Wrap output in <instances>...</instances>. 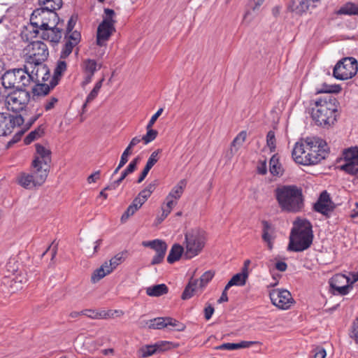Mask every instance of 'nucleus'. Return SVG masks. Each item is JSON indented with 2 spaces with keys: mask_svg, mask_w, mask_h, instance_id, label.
Instances as JSON below:
<instances>
[{
  "mask_svg": "<svg viewBox=\"0 0 358 358\" xmlns=\"http://www.w3.org/2000/svg\"><path fill=\"white\" fill-rule=\"evenodd\" d=\"M275 196L282 211L298 213L304 207L302 189L296 185H280L275 189Z\"/></svg>",
  "mask_w": 358,
  "mask_h": 358,
  "instance_id": "nucleus-1",
  "label": "nucleus"
},
{
  "mask_svg": "<svg viewBox=\"0 0 358 358\" xmlns=\"http://www.w3.org/2000/svg\"><path fill=\"white\" fill-rule=\"evenodd\" d=\"M336 100L331 96L320 98L315 101L311 116L318 126L329 127L336 121Z\"/></svg>",
  "mask_w": 358,
  "mask_h": 358,
  "instance_id": "nucleus-2",
  "label": "nucleus"
},
{
  "mask_svg": "<svg viewBox=\"0 0 358 358\" xmlns=\"http://www.w3.org/2000/svg\"><path fill=\"white\" fill-rule=\"evenodd\" d=\"M313 238L310 223L305 220H296L292 229L287 249L294 252L303 251L310 246Z\"/></svg>",
  "mask_w": 358,
  "mask_h": 358,
  "instance_id": "nucleus-3",
  "label": "nucleus"
},
{
  "mask_svg": "<svg viewBox=\"0 0 358 358\" xmlns=\"http://www.w3.org/2000/svg\"><path fill=\"white\" fill-rule=\"evenodd\" d=\"M38 69L29 72L25 66L23 69H13L7 71L1 77L2 85L5 88H15L23 90V87L28 86L31 83L39 82L38 76Z\"/></svg>",
  "mask_w": 358,
  "mask_h": 358,
  "instance_id": "nucleus-4",
  "label": "nucleus"
},
{
  "mask_svg": "<svg viewBox=\"0 0 358 358\" xmlns=\"http://www.w3.org/2000/svg\"><path fill=\"white\" fill-rule=\"evenodd\" d=\"M206 241V233L200 228L187 230L183 243L185 248L184 258L192 259L197 256L203 249Z\"/></svg>",
  "mask_w": 358,
  "mask_h": 358,
  "instance_id": "nucleus-5",
  "label": "nucleus"
},
{
  "mask_svg": "<svg viewBox=\"0 0 358 358\" xmlns=\"http://www.w3.org/2000/svg\"><path fill=\"white\" fill-rule=\"evenodd\" d=\"M59 17L55 12L43 8H37L33 11L30 17V23L36 28L34 33L36 35L40 31L46 27H53L58 24Z\"/></svg>",
  "mask_w": 358,
  "mask_h": 358,
  "instance_id": "nucleus-6",
  "label": "nucleus"
},
{
  "mask_svg": "<svg viewBox=\"0 0 358 358\" xmlns=\"http://www.w3.org/2000/svg\"><path fill=\"white\" fill-rule=\"evenodd\" d=\"M27 62L38 66L47 59L49 52L46 44L41 41L29 43L23 50Z\"/></svg>",
  "mask_w": 358,
  "mask_h": 358,
  "instance_id": "nucleus-7",
  "label": "nucleus"
},
{
  "mask_svg": "<svg viewBox=\"0 0 358 358\" xmlns=\"http://www.w3.org/2000/svg\"><path fill=\"white\" fill-rule=\"evenodd\" d=\"M357 71V61L353 57H345L335 65L333 76L337 80H344L355 76Z\"/></svg>",
  "mask_w": 358,
  "mask_h": 358,
  "instance_id": "nucleus-8",
  "label": "nucleus"
},
{
  "mask_svg": "<svg viewBox=\"0 0 358 358\" xmlns=\"http://www.w3.org/2000/svg\"><path fill=\"white\" fill-rule=\"evenodd\" d=\"M30 100V94L25 90H16L6 95L5 106L15 113L24 109Z\"/></svg>",
  "mask_w": 358,
  "mask_h": 358,
  "instance_id": "nucleus-9",
  "label": "nucleus"
},
{
  "mask_svg": "<svg viewBox=\"0 0 358 358\" xmlns=\"http://www.w3.org/2000/svg\"><path fill=\"white\" fill-rule=\"evenodd\" d=\"M105 17L102 22L97 29L96 43L99 46H103L106 42L115 31L114 20L113 17L115 15L113 10L106 8L104 10Z\"/></svg>",
  "mask_w": 358,
  "mask_h": 358,
  "instance_id": "nucleus-10",
  "label": "nucleus"
},
{
  "mask_svg": "<svg viewBox=\"0 0 358 358\" xmlns=\"http://www.w3.org/2000/svg\"><path fill=\"white\" fill-rule=\"evenodd\" d=\"M126 257L127 252H121L116 254L109 261L105 262L99 268L94 271L91 280L93 282H96L110 274L126 259Z\"/></svg>",
  "mask_w": 358,
  "mask_h": 358,
  "instance_id": "nucleus-11",
  "label": "nucleus"
},
{
  "mask_svg": "<svg viewBox=\"0 0 358 358\" xmlns=\"http://www.w3.org/2000/svg\"><path fill=\"white\" fill-rule=\"evenodd\" d=\"M338 162L341 163V170L350 175L357 174L358 173V148L354 147L345 150Z\"/></svg>",
  "mask_w": 358,
  "mask_h": 358,
  "instance_id": "nucleus-12",
  "label": "nucleus"
},
{
  "mask_svg": "<svg viewBox=\"0 0 358 358\" xmlns=\"http://www.w3.org/2000/svg\"><path fill=\"white\" fill-rule=\"evenodd\" d=\"M306 143L308 155L316 158V162L311 164H316L325 159L328 154V148L326 142L319 138H306Z\"/></svg>",
  "mask_w": 358,
  "mask_h": 358,
  "instance_id": "nucleus-13",
  "label": "nucleus"
},
{
  "mask_svg": "<svg viewBox=\"0 0 358 358\" xmlns=\"http://www.w3.org/2000/svg\"><path fill=\"white\" fill-rule=\"evenodd\" d=\"M24 122L21 115H11L6 113H0V136H7L12 133L15 127Z\"/></svg>",
  "mask_w": 358,
  "mask_h": 358,
  "instance_id": "nucleus-14",
  "label": "nucleus"
},
{
  "mask_svg": "<svg viewBox=\"0 0 358 358\" xmlns=\"http://www.w3.org/2000/svg\"><path fill=\"white\" fill-rule=\"evenodd\" d=\"M308 144L306 143V138L304 141L296 143L294 148L292 150V157L294 160L300 164L310 165L311 163L316 162V158L308 155Z\"/></svg>",
  "mask_w": 358,
  "mask_h": 358,
  "instance_id": "nucleus-15",
  "label": "nucleus"
},
{
  "mask_svg": "<svg viewBox=\"0 0 358 358\" xmlns=\"http://www.w3.org/2000/svg\"><path fill=\"white\" fill-rule=\"evenodd\" d=\"M308 144L306 143V138L304 141L296 143L294 148L292 150V157L294 160L300 164L310 165L311 163L316 162V158L308 155Z\"/></svg>",
  "mask_w": 358,
  "mask_h": 358,
  "instance_id": "nucleus-16",
  "label": "nucleus"
},
{
  "mask_svg": "<svg viewBox=\"0 0 358 358\" xmlns=\"http://www.w3.org/2000/svg\"><path fill=\"white\" fill-rule=\"evenodd\" d=\"M145 324L149 329H153L169 328L170 329L182 331L185 329L183 324L171 317H156L147 321Z\"/></svg>",
  "mask_w": 358,
  "mask_h": 358,
  "instance_id": "nucleus-17",
  "label": "nucleus"
},
{
  "mask_svg": "<svg viewBox=\"0 0 358 358\" xmlns=\"http://www.w3.org/2000/svg\"><path fill=\"white\" fill-rule=\"evenodd\" d=\"M269 296L272 303L282 310L288 309L293 302L290 292L286 289H273Z\"/></svg>",
  "mask_w": 358,
  "mask_h": 358,
  "instance_id": "nucleus-18",
  "label": "nucleus"
},
{
  "mask_svg": "<svg viewBox=\"0 0 358 358\" xmlns=\"http://www.w3.org/2000/svg\"><path fill=\"white\" fill-rule=\"evenodd\" d=\"M351 282L345 275L336 274L331 278L329 283L334 294L345 295L349 292Z\"/></svg>",
  "mask_w": 358,
  "mask_h": 358,
  "instance_id": "nucleus-19",
  "label": "nucleus"
},
{
  "mask_svg": "<svg viewBox=\"0 0 358 358\" xmlns=\"http://www.w3.org/2000/svg\"><path fill=\"white\" fill-rule=\"evenodd\" d=\"M35 146L36 154L32 162V166L36 167L38 165H41V166L49 169V164L51 162L50 150L48 148L38 143L36 144Z\"/></svg>",
  "mask_w": 358,
  "mask_h": 358,
  "instance_id": "nucleus-20",
  "label": "nucleus"
},
{
  "mask_svg": "<svg viewBox=\"0 0 358 358\" xmlns=\"http://www.w3.org/2000/svg\"><path fill=\"white\" fill-rule=\"evenodd\" d=\"M171 343L166 341H159L154 345H146L141 347L138 351L140 357L145 358L152 355L166 350L171 348Z\"/></svg>",
  "mask_w": 358,
  "mask_h": 358,
  "instance_id": "nucleus-21",
  "label": "nucleus"
},
{
  "mask_svg": "<svg viewBox=\"0 0 358 358\" xmlns=\"http://www.w3.org/2000/svg\"><path fill=\"white\" fill-rule=\"evenodd\" d=\"M314 208L317 212L323 215H327L333 210L334 204L331 202L329 195L327 192H323L314 206Z\"/></svg>",
  "mask_w": 358,
  "mask_h": 358,
  "instance_id": "nucleus-22",
  "label": "nucleus"
},
{
  "mask_svg": "<svg viewBox=\"0 0 358 358\" xmlns=\"http://www.w3.org/2000/svg\"><path fill=\"white\" fill-rule=\"evenodd\" d=\"M41 37L43 40L49 41L51 43H58L62 36V30L56 26L53 27H46L40 31Z\"/></svg>",
  "mask_w": 358,
  "mask_h": 358,
  "instance_id": "nucleus-23",
  "label": "nucleus"
},
{
  "mask_svg": "<svg viewBox=\"0 0 358 358\" xmlns=\"http://www.w3.org/2000/svg\"><path fill=\"white\" fill-rule=\"evenodd\" d=\"M31 173L29 174L32 175L34 182L38 186L41 185L44 183L48 177L49 169L41 166V165H38L36 167L31 166Z\"/></svg>",
  "mask_w": 358,
  "mask_h": 358,
  "instance_id": "nucleus-24",
  "label": "nucleus"
},
{
  "mask_svg": "<svg viewBox=\"0 0 358 358\" xmlns=\"http://www.w3.org/2000/svg\"><path fill=\"white\" fill-rule=\"evenodd\" d=\"M204 287H199V280L192 279L185 289L184 290L182 298V299H188L191 298L194 294L202 291Z\"/></svg>",
  "mask_w": 358,
  "mask_h": 358,
  "instance_id": "nucleus-25",
  "label": "nucleus"
},
{
  "mask_svg": "<svg viewBox=\"0 0 358 358\" xmlns=\"http://www.w3.org/2000/svg\"><path fill=\"white\" fill-rule=\"evenodd\" d=\"M185 251V246H182L180 244H174L168 255L167 261L170 264H173L176 261H178L180 258L183 255Z\"/></svg>",
  "mask_w": 358,
  "mask_h": 358,
  "instance_id": "nucleus-26",
  "label": "nucleus"
},
{
  "mask_svg": "<svg viewBox=\"0 0 358 358\" xmlns=\"http://www.w3.org/2000/svg\"><path fill=\"white\" fill-rule=\"evenodd\" d=\"M247 137V132L245 131H241L236 138L233 140L231 144L229 150V157H231L238 151L239 148L245 141Z\"/></svg>",
  "mask_w": 358,
  "mask_h": 358,
  "instance_id": "nucleus-27",
  "label": "nucleus"
},
{
  "mask_svg": "<svg viewBox=\"0 0 358 358\" xmlns=\"http://www.w3.org/2000/svg\"><path fill=\"white\" fill-rule=\"evenodd\" d=\"M82 67L85 74L94 76V73L101 69V64H98L94 59H87L83 60Z\"/></svg>",
  "mask_w": 358,
  "mask_h": 358,
  "instance_id": "nucleus-28",
  "label": "nucleus"
},
{
  "mask_svg": "<svg viewBox=\"0 0 358 358\" xmlns=\"http://www.w3.org/2000/svg\"><path fill=\"white\" fill-rule=\"evenodd\" d=\"M17 182L21 186L27 189L38 186L35 183L32 175L27 173H21L17 177Z\"/></svg>",
  "mask_w": 358,
  "mask_h": 358,
  "instance_id": "nucleus-29",
  "label": "nucleus"
},
{
  "mask_svg": "<svg viewBox=\"0 0 358 358\" xmlns=\"http://www.w3.org/2000/svg\"><path fill=\"white\" fill-rule=\"evenodd\" d=\"M263 234H262V238L264 241H265L267 243V246L269 250H271L273 248V241L274 238L273 229H271L269 224L264 221L263 222Z\"/></svg>",
  "mask_w": 358,
  "mask_h": 358,
  "instance_id": "nucleus-30",
  "label": "nucleus"
},
{
  "mask_svg": "<svg viewBox=\"0 0 358 358\" xmlns=\"http://www.w3.org/2000/svg\"><path fill=\"white\" fill-rule=\"evenodd\" d=\"M248 277V275L242 272L234 275L231 279L228 282L226 285V289H229L231 287L236 286H243L245 284L246 280Z\"/></svg>",
  "mask_w": 358,
  "mask_h": 358,
  "instance_id": "nucleus-31",
  "label": "nucleus"
},
{
  "mask_svg": "<svg viewBox=\"0 0 358 358\" xmlns=\"http://www.w3.org/2000/svg\"><path fill=\"white\" fill-rule=\"evenodd\" d=\"M269 170L273 176H279L283 173V169L276 155H273L269 162Z\"/></svg>",
  "mask_w": 358,
  "mask_h": 358,
  "instance_id": "nucleus-32",
  "label": "nucleus"
},
{
  "mask_svg": "<svg viewBox=\"0 0 358 358\" xmlns=\"http://www.w3.org/2000/svg\"><path fill=\"white\" fill-rule=\"evenodd\" d=\"M168 292V287L164 284L156 285L146 288V294L150 296H159Z\"/></svg>",
  "mask_w": 358,
  "mask_h": 358,
  "instance_id": "nucleus-33",
  "label": "nucleus"
},
{
  "mask_svg": "<svg viewBox=\"0 0 358 358\" xmlns=\"http://www.w3.org/2000/svg\"><path fill=\"white\" fill-rule=\"evenodd\" d=\"M38 3L42 6L41 8L52 12L59 9L62 6V0H38Z\"/></svg>",
  "mask_w": 358,
  "mask_h": 358,
  "instance_id": "nucleus-34",
  "label": "nucleus"
},
{
  "mask_svg": "<svg viewBox=\"0 0 358 358\" xmlns=\"http://www.w3.org/2000/svg\"><path fill=\"white\" fill-rule=\"evenodd\" d=\"M185 185V180H180L176 186L173 187V189L169 193L167 196L176 201H178L182 196Z\"/></svg>",
  "mask_w": 358,
  "mask_h": 358,
  "instance_id": "nucleus-35",
  "label": "nucleus"
},
{
  "mask_svg": "<svg viewBox=\"0 0 358 358\" xmlns=\"http://www.w3.org/2000/svg\"><path fill=\"white\" fill-rule=\"evenodd\" d=\"M142 245L144 247L150 248L154 250L156 252H159V251L166 250L167 245L165 242L159 239H155L150 241H143Z\"/></svg>",
  "mask_w": 358,
  "mask_h": 358,
  "instance_id": "nucleus-36",
  "label": "nucleus"
},
{
  "mask_svg": "<svg viewBox=\"0 0 358 358\" xmlns=\"http://www.w3.org/2000/svg\"><path fill=\"white\" fill-rule=\"evenodd\" d=\"M339 15H358V5L352 3H347L341 6L337 11Z\"/></svg>",
  "mask_w": 358,
  "mask_h": 358,
  "instance_id": "nucleus-37",
  "label": "nucleus"
},
{
  "mask_svg": "<svg viewBox=\"0 0 358 358\" xmlns=\"http://www.w3.org/2000/svg\"><path fill=\"white\" fill-rule=\"evenodd\" d=\"M103 80H104V78H103L102 79H101L99 82H97L95 84L93 90L90 92V93L87 96L86 101L83 106V110L86 108L87 105L88 103H90V102H92L97 96L102 86V83H103Z\"/></svg>",
  "mask_w": 358,
  "mask_h": 358,
  "instance_id": "nucleus-38",
  "label": "nucleus"
},
{
  "mask_svg": "<svg viewBox=\"0 0 358 358\" xmlns=\"http://www.w3.org/2000/svg\"><path fill=\"white\" fill-rule=\"evenodd\" d=\"M118 313L122 314V311L108 310L96 313L94 315H90V317L92 319H108L113 317L115 314Z\"/></svg>",
  "mask_w": 358,
  "mask_h": 358,
  "instance_id": "nucleus-39",
  "label": "nucleus"
},
{
  "mask_svg": "<svg viewBox=\"0 0 358 358\" xmlns=\"http://www.w3.org/2000/svg\"><path fill=\"white\" fill-rule=\"evenodd\" d=\"M157 184V180L150 182L142 191H141L138 194L141 195V197H145V199L148 200L152 193L155 191Z\"/></svg>",
  "mask_w": 358,
  "mask_h": 358,
  "instance_id": "nucleus-40",
  "label": "nucleus"
},
{
  "mask_svg": "<svg viewBox=\"0 0 358 358\" xmlns=\"http://www.w3.org/2000/svg\"><path fill=\"white\" fill-rule=\"evenodd\" d=\"M146 134L141 137V139H143V141L145 145L154 141L158 134L157 131L152 129V127L146 126Z\"/></svg>",
  "mask_w": 358,
  "mask_h": 358,
  "instance_id": "nucleus-41",
  "label": "nucleus"
},
{
  "mask_svg": "<svg viewBox=\"0 0 358 358\" xmlns=\"http://www.w3.org/2000/svg\"><path fill=\"white\" fill-rule=\"evenodd\" d=\"M349 337L358 345V318L353 321L348 331Z\"/></svg>",
  "mask_w": 358,
  "mask_h": 358,
  "instance_id": "nucleus-42",
  "label": "nucleus"
},
{
  "mask_svg": "<svg viewBox=\"0 0 358 358\" xmlns=\"http://www.w3.org/2000/svg\"><path fill=\"white\" fill-rule=\"evenodd\" d=\"M66 70V63L63 60H59L54 71V79L60 77Z\"/></svg>",
  "mask_w": 358,
  "mask_h": 358,
  "instance_id": "nucleus-43",
  "label": "nucleus"
},
{
  "mask_svg": "<svg viewBox=\"0 0 358 358\" xmlns=\"http://www.w3.org/2000/svg\"><path fill=\"white\" fill-rule=\"evenodd\" d=\"M214 273L211 271L205 272L200 278L199 287H205L206 285L212 280Z\"/></svg>",
  "mask_w": 358,
  "mask_h": 358,
  "instance_id": "nucleus-44",
  "label": "nucleus"
},
{
  "mask_svg": "<svg viewBox=\"0 0 358 358\" xmlns=\"http://www.w3.org/2000/svg\"><path fill=\"white\" fill-rule=\"evenodd\" d=\"M266 144L269 148L271 152H274L275 150V137L273 131H269L266 136Z\"/></svg>",
  "mask_w": 358,
  "mask_h": 358,
  "instance_id": "nucleus-45",
  "label": "nucleus"
},
{
  "mask_svg": "<svg viewBox=\"0 0 358 358\" xmlns=\"http://www.w3.org/2000/svg\"><path fill=\"white\" fill-rule=\"evenodd\" d=\"M341 90L339 85H329L327 84H324L322 87L317 90V93H331V92H337Z\"/></svg>",
  "mask_w": 358,
  "mask_h": 358,
  "instance_id": "nucleus-46",
  "label": "nucleus"
},
{
  "mask_svg": "<svg viewBox=\"0 0 358 358\" xmlns=\"http://www.w3.org/2000/svg\"><path fill=\"white\" fill-rule=\"evenodd\" d=\"M161 152L162 150L160 149L154 151L149 157L146 164L152 167L159 160V155L161 153Z\"/></svg>",
  "mask_w": 358,
  "mask_h": 358,
  "instance_id": "nucleus-47",
  "label": "nucleus"
},
{
  "mask_svg": "<svg viewBox=\"0 0 358 358\" xmlns=\"http://www.w3.org/2000/svg\"><path fill=\"white\" fill-rule=\"evenodd\" d=\"M177 204V201L166 197L165 203L162 206V208L166 210V212L171 213L173 208Z\"/></svg>",
  "mask_w": 358,
  "mask_h": 358,
  "instance_id": "nucleus-48",
  "label": "nucleus"
},
{
  "mask_svg": "<svg viewBox=\"0 0 358 358\" xmlns=\"http://www.w3.org/2000/svg\"><path fill=\"white\" fill-rule=\"evenodd\" d=\"M75 46L70 42L66 41L61 52V59L67 57L72 52L73 48Z\"/></svg>",
  "mask_w": 358,
  "mask_h": 358,
  "instance_id": "nucleus-49",
  "label": "nucleus"
},
{
  "mask_svg": "<svg viewBox=\"0 0 358 358\" xmlns=\"http://www.w3.org/2000/svg\"><path fill=\"white\" fill-rule=\"evenodd\" d=\"M67 41L70 42L74 45H76L80 40V34L76 31L71 32L66 36Z\"/></svg>",
  "mask_w": 358,
  "mask_h": 358,
  "instance_id": "nucleus-50",
  "label": "nucleus"
},
{
  "mask_svg": "<svg viewBox=\"0 0 358 358\" xmlns=\"http://www.w3.org/2000/svg\"><path fill=\"white\" fill-rule=\"evenodd\" d=\"M137 211L136 208L134 207L131 204L127 208V210L121 217V221L122 222H126L128 218L133 215Z\"/></svg>",
  "mask_w": 358,
  "mask_h": 358,
  "instance_id": "nucleus-51",
  "label": "nucleus"
},
{
  "mask_svg": "<svg viewBox=\"0 0 358 358\" xmlns=\"http://www.w3.org/2000/svg\"><path fill=\"white\" fill-rule=\"evenodd\" d=\"M166 250L159 251V252H156V255L153 257L151 264L152 265L158 264L162 262L164 258Z\"/></svg>",
  "mask_w": 358,
  "mask_h": 358,
  "instance_id": "nucleus-52",
  "label": "nucleus"
},
{
  "mask_svg": "<svg viewBox=\"0 0 358 358\" xmlns=\"http://www.w3.org/2000/svg\"><path fill=\"white\" fill-rule=\"evenodd\" d=\"M40 136V131H33L30 132L24 138V141L25 144H29L34 140H36L38 137Z\"/></svg>",
  "mask_w": 358,
  "mask_h": 358,
  "instance_id": "nucleus-53",
  "label": "nucleus"
},
{
  "mask_svg": "<svg viewBox=\"0 0 358 358\" xmlns=\"http://www.w3.org/2000/svg\"><path fill=\"white\" fill-rule=\"evenodd\" d=\"M215 349L222 350H238V343H223L219 346H217Z\"/></svg>",
  "mask_w": 358,
  "mask_h": 358,
  "instance_id": "nucleus-54",
  "label": "nucleus"
},
{
  "mask_svg": "<svg viewBox=\"0 0 358 358\" xmlns=\"http://www.w3.org/2000/svg\"><path fill=\"white\" fill-rule=\"evenodd\" d=\"M127 173L124 170L122 172L121 176L117 180H115L113 183L105 187V189H115L121 182L122 181L127 177Z\"/></svg>",
  "mask_w": 358,
  "mask_h": 358,
  "instance_id": "nucleus-55",
  "label": "nucleus"
},
{
  "mask_svg": "<svg viewBox=\"0 0 358 358\" xmlns=\"http://www.w3.org/2000/svg\"><path fill=\"white\" fill-rule=\"evenodd\" d=\"M50 90V87L47 84H41L37 86V87L35 89L36 92L37 94L40 95H46L48 94V92Z\"/></svg>",
  "mask_w": 358,
  "mask_h": 358,
  "instance_id": "nucleus-56",
  "label": "nucleus"
},
{
  "mask_svg": "<svg viewBox=\"0 0 358 358\" xmlns=\"http://www.w3.org/2000/svg\"><path fill=\"white\" fill-rule=\"evenodd\" d=\"M138 161L139 157H136L129 163L127 169L124 170L128 175L133 173L136 170Z\"/></svg>",
  "mask_w": 358,
  "mask_h": 358,
  "instance_id": "nucleus-57",
  "label": "nucleus"
},
{
  "mask_svg": "<svg viewBox=\"0 0 358 358\" xmlns=\"http://www.w3.org/2000/svg\"><path fill=\"white\" fill-rule=\"evenodd\" d=\"M259 344L258 341H243L238 343V349L240 348H248L252 347L254 345Z\"/></svg>",
  "mask_w": 358,
  "mask_h": 358,
  "instance_id": "nucleus-58",
  "label": "nucleus"
},
{
  "mask_svg": "<svg viewBox=\"0 0 358 358\" xmlns=\"http://www.w3.org/2000/svg\"><path fill=\"white\" fill-rule=\"evenodd\" d=\"M163 112V108H159L150 118L148 124H147V126H148V127H152L153 124H155V122H156V120H157V118L161 115V114Z\"/></svg>",
  "mask_w": 358,
  "mask_h": 358,
  "instance_id": "nucleus-59",
  "label": "nucleus"
},
{
  "mask_svg": "<svg viewBox=\"0 0 358 358\" xmlns=\"http://www.w3.org/2000/svg\"><path fill=\"white\" fill-rule=\"evenodd\" d=\"M326 355V350L323 348L317 347L315 348L314 358H325Z\"/></svg>",
  "mask_w": 358,
  "mask_h": 358,
  "instance_id": "nucleus-60",
  "label": "nucleus"
},
{
  "mask_svg": "<svg viewBox=\"0 0 358 358\" xmlns=\"http://www.w3.org/2000/svg\"><path fill=\"white\" fill-rule=\"evenodd\" d=\"M162 214L159 216L157 217L156 218V224H159L160 223H162L166 217L167 216L170 214L169 212H166V210L162 208Z\"/></svg>",
  "mask_w": 358,
  "mask_h": 358,
  "instance_id": "nucleus-61",
  "label": "nucleus"
},
{
  "mask_svg": "<svg viewBox=\"0 0 358 358\" xmlns=\"http://www.w3.org/2000/svg\"><path fill=\"white\" fill-rule=\"evenodd\" d=\"M57 102V99L55 98V97H52L50 100L47 101V102L45 103V109L46 110H49L50 109H52L55 103Z\"/></svg>",
  "mask_w": 358,
  "mask_h": 358,
  "instance_id": "nucleus-62",
  "label": "nucleus"
},
{
  "mask_svg": "<svg viewBox=\"0 0 358 358\" xmlns=\"http://www.w3.org/2000/svg\"><path fill=\"white\" fill-rule=\"evenodd\" d=\"M205 318L208 320L211 318L213 313H214V308L211 305H208L207 307H206L205 310Z\"/></svg>",
  "mask_w": 358,
  "mask_h": 358,
  "instance_id": "nucleus-63",
  "label": "nucleus"
},
{
  "mask_svg": "<svg viewBox=\"0 0 358 358\" xmlns=\"http://www.w3.org/2000/svg\"><path fill=\"white\" fill-rule=\"evenodd\" d=\"M266 164L265 161L261 162L257 166V171L262 175H264L266 173Z\"/></svg>",
  "mask_w": 358,
  "mask_h": 358,
  "instance_id": "nucleus-64",
  "label": "nucleus"
}]
</instances>
